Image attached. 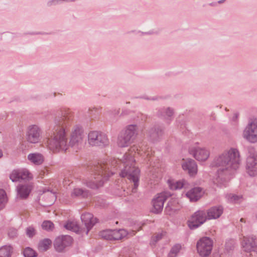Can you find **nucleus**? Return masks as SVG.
Segmentation results:
<instances>
[{"mask_svg": "<svg viewBox=\"0 0 257 257\" xmlns=\"http://www.w3.org/2000/svg\"><path fill=\"white\" fill-rule=\"evenodd\" d=\"M190 153L198 161L205 162L210 156V151L205 147H193L190 149Z\"/></svg>", "mask_w": 257, "mask_h": 257, "instance_id": "obj_13", "label": "nucleus"}, {"mask_svg": "<svg viewBox=\"0 0 257 257\" xmlns=\"http://www.w3.org/2000/svg\"><path fill=\"white\" fill-rule=\"evenodd\" d=\"M226 198L228 202L234 203L240 202L242 199L241 196H238L232 194L227 195Z\"/></svg>", "mask_w": 257, "mask_h": 257, "instance_id": "obj_33", "label": "nucleus"}, {"mask_svg": "<svg viewBox=\"0 0 257 257\" xmlns=\"http://www.w3.org/2000/svg\"><path fill=\"white\" fill-rule=\"evenodd\" d=\"M41 130L37 125H31L27 128L26 139L31 144L38 143L41 139Z\"/></svg>", "mask_w": 257, "mask_h": 257, "instance_id": "obj_11", "label": "nucleus"}, {"mask_svg": "<svg viewBox=\"0 0 257 257\" xmlns=\"http://www.w3.org/2000/svg\"><path fill=\"white\" fill-rule=\"evenodd\" d=\"M13 248L10 245H5L0 248V257H11Z\"/></svg>", "mask_w": 257, "mask_h": 257, "instance_id": "obj_26", "label": "nucleus"}, {"mask_svg": "<svg viewBox=\"0 0 257 257\" xmlns=\"http://www.w3.org/2000/svg\"><path fill=\"white\" fill-rule=\"evenodd\" d=\"M51 243L52 241L49 239H44L40 241L38 248L41 251H45L49 248Z\"/></svg>", "mask_w": 257, "mask_h": 257, "instance_id": "obj_30", "label": "nucleus"}, {"mask_svg": "<svg viewBox=\"0 0 257 257\" xmlns=\"http://www.w3.org/2000/svg\"><path fill=\"white\" fill-rule=\"evenodd\" d=\"M162 237V234L160 233L156 235L155 236L152 237V241H154L155 242L158 241L160 239H161Z\"/></svg>", "mask_w": 257, "mask_h": 257, "instance_id": "obj_40", "label": "nucleus"}, {"mask_svg": "<svg viewBox=\"0 0 257 257\" xmlns=\"http://www.w3.org/2000/svg\"><path fill=\"white\" fill-rule=\"evenodd\" d=\"M168 184L171 189L176 190L184 187L186 185V182L184 180L174 181L168 180Z\"/></svg>", "mask_w": 257, "mask_h": 257, "instance_id": "obj_23", "label": "nucleus"}, {"mask_svg": "<svg viewBox=\"0 0 257 257\" xmlns=\"http://www.w3.org/2000/svg\"><path fill=\"white\" fill-rule=\"evenodd\" d=\"M36 233L35 229L32 226H29L26 229V234L29 237H32Z\"/></svg>", "mask_w": 257, "mask_h": 257, "instance_id": "obj_37", "label": "nucleus"}, {"mask_svg": "<svg viewBox=\"0 0 257 257\" xmlns=\"http://www.w3.org/2000/svg\"><path fill=\"white\" fill-rule=\"evenodd\" d=\"M181 206L177 199L172 198L168 202L165 208V211L169 215H172L179 210Z\"/></svg>", "mask_w": 257, "mask_h": 257, "instance_id": "obj_21", "label": "nucleus"}, {"mask_svg": "<svg viewBox=\"0 0 257 257\" xmlns=\"http://www.w3.org/2000/svg\"><path fill=\"white\" fill-rule=\"evenodd\" d=\"M27 158L31 163L36 165L42 164L44 161L43 156L38 153H31L28 155Z\"/></svg>", "mask_w": 257, "mask_h": 257, "instance_id": "obj_22", "label": "nucleus"}, {"mask_svg": "<svg viewBox=\"0 0 257 257\" xmlns=\"http://www.w3.org/2000/svg\"><path fill=\"white\" fill-rule=\"evenodd\" d=\"M240 161L239 151L235 148L226 150L216 156L211 163L212 167L219 168L213 180V183L220 187L224 185L239 168Z\"/></svg>", "mask_w": 257, "mask_h": 257, "instance_id": "obj_2", "label": "nucleus"}, {"mask_svg": "<svg viewBox=\"0 0 257 257\" xmlns=\"http://www.w3.org/2000/svg\"><path fill=\"white\" fill-rule=\"evenodd\" d=\"M240 221L241 222H245V221H244V219H243V218H242L240 219Z\"/></svg>", "mask_w": 257, "mask_h": 257, "instance_id": "obj_43", "label": "nucleus"}, {"mask_svg": "<svg viewBox=\"0 0 257 257\" xmlns=\"http://www.w3.org/2000/svg\"><path fill=\"white\" fill-rule=\"evenodd\" d=\"M88 143L90 146L104 147L109 144L107 135L101 132L91 131L88 135Z\"/></svg>", "mask_w": 257, "mask_h": 257, "instance_id": "obj_6", "label": "nucleus"}, {"mask_svg": "<svg viewBox=\"0 0 257 257\" xmlns=\"http://www.w3.org/2000/svg\"><path fill=\"white\" fill-rule=\"evenodd\" d=\"M43 197L45 198L47 203L46 205L48 206L53 204L56 199V196L55 194L51 191L46 192L44 194Z\"/></svg>", "mask_w": 257, "mask_h": 257, "instance_id": "obj_29", "label": "nucleus"}, {"mask_svg": "<svg viewBox=\"0 0 257 257\" xmlns=\"http://www.w3.org/2000/svg\"><path fill=\"white\" fill-rule=\"evenodd\" d=\"M71 117L69 110L62 111L56 118L57 126L51 138L47 141L48 147L54 152L66 151L68 146L75 152L81 149L83 146L84 138L82 127L76 125L72 131L69 145L67 144V133L68 132L69 120Z\"/></svg>", "mask_w": 257, "mask_h": 257, "instance_id": "obj_1", "label": "nucleus"}, {"mask_svg": "<svg viewBox=\"0 0 257 257\" xmlns=\"http://www.w3.org/2000/svg\"><path fill=\"white\" fill-rule=\"evenodd\" d=\"M117 161L102 162H101L95 167L94 172L90 180L87 182L86 185L92 189H97L103 186L109 177L112 175L114 173L112 168H114V165Z\"/></svg>", "mask_w": 257, "mask_h": 257, "instance_id": "obj_4", "label": "nucleus"}, {"mask_svg": "<svg viewBox=\"0 0 257 257\" xmlns=\"http://www.w3.org/2000/svg\"><path fill=\"white\" fill-rule=\"evenodd\" d=\"M140 147L138 145L132 146L128 152L122 157L121 161L123 164L124 168L120 173L121 177H126L134 183L133 192H135L139 186V176L140 171L138 168L135 167L134 157L137 153H140Z\"/></svg>", "mask_w": 257, "mask_h": 257, "instance_id": "obj_3", "label": "nucleus"}, {"mask_svg": "<svg viewBox=\"0 0 257 257\" xmlns=\"http://www.w3.org/2000/svg\"><path fill=\"white\" fill-rule=\"evenodd\" d=\"M3 152L1 150H0V158L3 157Z\"/></svg>", "mask_w": 257, "mask_h": 257, "instance_id": "obj_42", "label": "nucleus"}, {"mask_svg": "<svg viewBox=\"0 0 257 257\" xmlns=\"http://www.w3.org/2000/svg\"><path fill=\"white\" fill-rule=\"evenodd\" d=\"M181 165L183 170L187 171L190 176H194L197 174V165L194 160L191 159L183 160Z\"/></svg>", "mask_w": 257, "mask_h": 257, "instance_id": "obj_16", "label": "nucleus"}, {"mask_svg": "<svg viewBox=\"0 0 257 257\" xmlns=\"http://www.w3.org/2000/svg\"><path fill=\"white\" fill-rule=\"evenodd\" d=\"M128 235V232L123 229L116 230H105L101 231L99 235L107 240H119Z\"/></svg>", "mask_w": 257, "mask_h": 257, "instance_id": "obj_10", "label": "nucleus"}, {"mask_svg": "<svg viewBox=\"0 0 257 257\" xmlns=\"http://www.w3.org/2000/svg\"><path fill=\"white\" fill-rule=\"evenodd\" d=\"M202 189L199 187H194L187 191L185 195L190 201L195 202L199 200L203 195Z\"/></svg>", "mask_w": 257, "mask_h": 257, "instance_id": "obj_19", "label": "nucleus"}, {"mask_svg": "<svg viewBox=\"0 0 257 257\" xmlns=\"http://www.w3.org/2000/svg\"><path fill=\"white\" fill-rule=\"evenodd\" d=\"M174 114V111L170 108H168L165 111V115L168 118L171 117Z\"/></svg>", "mask_w": 257, "mask_h": 257, "instance_id": "obj_39", "label": "nucleus"}, {"mask_svg": "<svg viewBox=\"0 0 257 257\" xmlns=\"http://www.w3.org/2000/svg\"><path fill=\"white\" fill-rule=\"evenodd\" d=\"M223 208L222 206H214L207 210L206 217L207 219H216L223 213Z\"/></svg>", "mask_w": 257, "mask_h": 257, "instance_id": "obj_20", "label": "nucleus"}, {"mask_svg": "<svg viewBox=\"0 0 257 257\" xmlns=\"http://www.w3.org/2000/svg\"><path fill=\"white\" fill-rule=\"evenodd\" d=\"M21 180H31L33 178V175L27 169H20Z\"/></svg>", "mask_w": 257, "mask_h": 257, "instance_id": "obj_32", "label": "nucleus"}, {"mask_svg": "<svg viewBox=\"0 0 257 257\" xmlns=\"http://www.w3.org/2000/svg\"><path fill=\"white\" fill-rule=\"evenodd\" d=\"M212 246L213 242L210 238L208 237H202L197 242V251L200 256L206 257L211 253Z\"/></svg>", "mask_w": 257, "mask_h": 257, "instance_id": "obj_8", "label": "nucleus"}, {"mask_svg": "<svg viewBox=\"0 0 257 257\" xmlns=\"http://www.w3.org/2000/svg\"><path fill=\"white\" fill-rule=\"evenodd\" d=\"M8 235L11 238H15L18 235V231L15 228H11L9 230Z\"/></svg>", "mask_w": 257, "mask_h": 257, "instance_id": "obj_38", "label": "nucleus"}, {"mask_svg": "<svg viewBox=\"0 0 257 257\" xmlns=\"http://www.w3.org/2000/svg\"><path fill=\"white\" fill-rule=\"evenodd\" d=\"M242 137L251 143L257 142V119L256 118H251L248 120L243 131Z\"/></svg>", "mask_w": 257, "mask_h": 257, "instance_id": "obj_7", "label": "nucleus"}, {"mask_svg": "<svg viewBox=\"0 0 257 257\" xmlns=\"http://www.w3.org/2000/svg\"><path fill=\"white\" fill-rule=\"evenodd\" d=\"M10 178L13 182H18L21 180L20 169L13 170L10 174Z\"/></svg>", "mask_w": 257, "mask_h": 257, "instance_id": "obj_31", "label": "nucleus"}, {"mask_svg": "<svg viewBox=\"0 0 257 257\" xmlns=\"http://www.w3.org/2000/svg\"><path fill=\"white\" fill-rule=\"evenodd\" d=\"M167 197L168 194L166 192L157 194L152 200V212L156 214L161 212L163 208L164 202L167 199Z\"/></svg>", "mask_w": 257, "mask_h": 257, "instance_id": "obj_14", "label": "nucleus"}, {"mask_svg": "<svg viewBox=\"0 0 257 257\" xmlns=\"http://www.w3.org/2000/svg\"><path fill=\"white\" fill-rule=\"evenodd\" d=\"M32 189V186L30 184H21L17 186V198L20 199H26L29 195Z\"/></svg>", "mask_w": 257, "mask_h": 257, "instance_id": "obj_17", "label": "nucleus"}, {"mask_svg": "<svg viewBox=\"0 0 257 257\" xmlns=\"http://www.w3.org/2000/svg\"><path fill=\"white\" fill-rule=\"evenodd\" d=\"M81 219L87 229L86 233L88 234L89 231L97 222V219L90 213H84L82 214L81 216Z\"/></svg>", "mask_w": 257, "mask_h": 257, "instance_id": "obj_18", "label": "nucleus"}, {"mask_svg": "<svg viewBox=\"0 0 257 257\" xmlns=\"http://www.w3.org/2000/svg\"><path fill=\"white\" fill-rule=\"evenodd\" d=\"M8 201V197L6 192L3 189H0V210L4 209Z\"/></svg>", "mask_w": 257, "mask_h": 257, "instance_id": "obj_28", "label": "nucleus"}, {"mask_svg": "<svg viewBox=\"0 0 257 257\" xmlns=\"http://www.w3.org/2000/svg\"><path fill=\"white\" fill-rule=\"evenodd\" d=\"M181 248L180 244H177L173 246L169 253V257H176L180 252Z\"/></svg>", "mask_w": 257, "mask_h": 257, "instance_id": "obj_34", "label": "nucleus"}, {"mask_svg": "<svg viewBox=\"0 0 257 257\" xmlns=\"http://www.w3.org/2000/svg\"><path fill=\"white\" fill-rule=\"evenodd\" d=\"M54 227L53 223L50 221H44L42 224V228L47 231L52 230Z\"/></svg>", "mask_w": 257, "mask_h": 257, "instance_id": "obj_36", "label": "nucleus"}, {"mask_svg": "<svg viewBox=\"0 0 257 257\" xmlns=\"http://www.w3.org/2000/svg\"><path fill=\"white\" fill-rule=\"evenodd\" d=\"M246 170L247 173L250 176L257 175V153L249 152L246 158Z\"/></svg>", "mask_w": 257, "mask_h": 257, "instance_id": "obj_12", "label": "nucleus"}, {"mask_svg": "<svg viewBox=\"0 0 257 257\" xmlns=\"http://www.w3.org/2000/svg\"><path fill=\"white\" fill-rule=\"evenodd\" d=\"M238 117V114L237 113H234L233 116L232 117V120L233 121H235Z\"/></svg>", "mask_w": 257, "mask_h": 257, "instance_id": "obj_41", "label": "nucleus"}, {"mask_svg": "<svg viewBox=\"0 0 257 257\" xmlns=\"http://www.w3.org/2000/svg\"><path fill=\"white\" fill-rule=\"evenodd\" d=\"M64 227L66 229L74 232H78L82 231L77 222L74 221H68L64 225Z\"/></svg>", "mask_w": 257, "mask_h": 257, "instance_id": "obj_27", "label": "nucleus"}, {"mask_svg": "<svg viewBox=\"0 0 257 257\" xmlns=\"http://www.w3.org/2000/svg\"><path fill=\"white\" fill-rule=\"evenodd\" d=\"M207 219L206 213L204 211H197L188 220V226L190 229H195L203 224Z\"/></svg>", "mask_w": 257, "mask_h": 257, "instance_id": "obj_9", "label": "nucleus"}, {"mask_svg": "<svg viewBox=\"0 0 257 257\" xmlns=\"http://www.w3.org/2000/svg\"><path fill=\"white\" fill-rule=\"evenodd\" d=\"M163 134V131L159 127H153L148 132V136L152 140H156L159 138Z\"/></svg>", "mask_w": 257, "mask_h": 257, "instance_id": "obj_24", "label": "nucleus"}, {"mask_svg": "<svg viewBox=\"0 0 257 257\" xmlns=\"http://www.w3.org/2000/svg\"><path fill=\"white\" fill-rule=\"evenodd\" d=\"M72 242V238L69 235H63L57 237L54 242V246L58 251H62L65 247Z\"/></svg>", "mask_w": 257, "mask_h": 257, "instance_id": "obj_15", "label": "nucleus"}, {"mask_svg": "<svg viewBox=\"0 0 257 257\" xmlns=\"http://www.w3.org/2000/svg\"><path fill=\"white\" fill-rule=\"evenodd\" d=\"M255 217H256V219H257V214H256V215H255Z\"/></svg>", "mask_w": 257, "mask_h": 257, "instance_id": "obj_44", "label": "nucleus"}, {"mask_svg": "<svg viewBox=\"0 0 257 257\" xmlns=\"http://www.w3.org/2000/svg\"><path fill=\"white\" fill-rule=\"evenodd\" d=\"M89 195V192L80 188H74L71 193V196L73 198L77 197H86Z\"/></svg>", "mask_w": 257, "mask_h": 257, "instance_id": "obj_25", "label": "nucleus"}, {"mask_svg": "<svg viewBox=\"0 0 257 257\" xmlns=\"http://www.w3.org/2000/svg\"><path fill=\"white\" fill-rule=\"evenodd\" d=\"M36 254L35 250L29 247H26L23 251V254L25 257H35Z\"/></svg>", "mask_w": 257, "mask_h": 257, "instance_id": "obj_35", "label": "nucleus"}, {"mask_svg": "<svg viewBox=\"0 0 257 257\" xmlns=\"http://www.w3.org/2000/svg\"><path fill=\"white\" fill-rule=\"evenodd\" d=\"M137 134V126L134 124L128 125L119 134L117 141L118 146L121 148L128 146L135 139Z\"/></svg>", "mask_w": 257, "mask_h": 257, "instance_id": "obj_5", "label": "nucleus"}]
</instances>
